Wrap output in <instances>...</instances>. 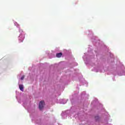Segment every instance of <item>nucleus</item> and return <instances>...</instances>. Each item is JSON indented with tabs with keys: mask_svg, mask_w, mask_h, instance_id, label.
Listing matches in <instances>:
<instances>
[{
	"mask_svg": "<svg viewBox=\"0 0 125 125\" xmlns=\"http://www.w3.org/2000/svg\"><path fill=\"white\" fill-rule=\"evenodd\" d=\"M43 106H44V101H42L39 103L40 110H42V109H43Z\"/></svg>",
	"mask_w": 125,
	"mask_h": 125,
	"instance_id": "obj_1",
	"label": "nucleus"
},
{
	"mask_svg": "<svg viewBox=\"0 0 125 125\" xmlns=\"http://www.w3.org/2000/svg\"><path fill=\"white\" fill-rule=\"evenodd\" d=\"M24 39H25V35H21L19 37V40H20L21 42H23V41H24Z\"/></svg>",
	"mask_w": 125,
	"mask_h": 125,
	"instance_id": "obj_2",
	"label": "nucleus"
},
{
	"mask_svg": "<svg viewBox=\"0 0 125 125\" xmlns=\"http://www.w3.org/2000/svg\"><path fill=\"white\" fill-rule=\"evenodd\" d=\"M62 55V53H59L56 54V57H57L58 58H60V57H61Z\"/></svg>",
	"mask_w": 125,
	"mask_h": 125,
	"instance_id": "obj_3",
	"label": "nucleus"
},
{
	"mask_svg": "<svg viewBox=\"0 0 125 125\" xmlns=\"http://www.w3.org/2000/svg\"><path fill=\"white\" fill-rule=\"evenodd\" d=\"M19 88L21 91H24V87H23V85H19Z\"/></svg>",
	"mask_w": 125,
	"mask_h": 125,
	"instance_id": "obj_4",
	"label": "nucleus"
},
{
	"mask_svg": "<svg viewBox=\"0 0 125 125\" xmlns=\"http://www.w3.org/2000/svg\"><path fill=\"white\" fill-rule=\"evenodd\" d=\"M95 120H96V121H97V120H98V119H99V117H98V116H96V117H95Z\"/></svg>",
	"mask_w": 125,
	"mask_h": 125,
	"instance_id": "obj_5",
	"label": "nucleus"
},
{
	"mask_svg": "<svg viewBox=\"0 0 125 125\" xmlns=\"http://www.w3.org/2000/svg\"><path fill=\"white\" fill-rule=\"evenodd\" d=\"M24 78H25V76H23L21 78V80H24Z\"/></svg>",
	"mask_w": 125,
	"mask_h": 125,
	"instance_id": "obj_6",
	"label": "nucleus"
}]
</instances>
